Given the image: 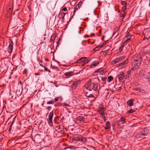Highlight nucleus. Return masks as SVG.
<instances>
[{
	"label": "nucleus",
	"instance_id": "nucleus-1",
	"mask_svg": "<svg viewBox=\"0 0 150 150\" xmlns=\"http://www.w3.org/2000/svg\"><path fill=\"white\" fill-rule=\"evenodd\" d=\"M142 53H139L135 57L134 61L132 64V67L137 69L140 65L143 58Z\"/></svg>",
	"mask_w": 150,
	"mask_h": 150
},
{
	"label": "nucleus",
	"instance_id": "nucleus-2",
	"mask_svg": "<svg viewBox=\"0 0 150 150\" xmlns=\"http://www.w3.org/2000/svg\"><path fill=\"white\" fill-rule=\"evenodd\" d=\"M85 87L89 91H96L98 89V85L93 80H89L85 84Z\"/></svg>",
	"mask_w": 150,
	"mask_h": 150
},
{
	"label": "nucleus",
	"instance_id": "nucleus-3",
	"mask_svg": "<svg viewBox=\"0 0 150 150\" xmlns=\"http://www.w3.org/2000/svg\"><path fill=\"white\" fill-rule=\"evenodd\" d=\"M82 4V1L80 2L79 3L77 4L75 8L74 9V11L73 12H71V17L70 19L72 18L74 16V15L75 14L76 10H78L80 8Z\"/></svg>",
	"mask_w": 150,
	"mask_h": 150
},
{
	"label": "nucleus",
	"instance_id": "nucleus-4",
	"mask_svg": "<svg viewBox=\"0 0 150 150\" xmlns=\"http://www.w3.org/2000/svg\"><path fill=\"white\" fill-rule=\"evenodd\" d=\"M125 58V56L119 57L112 61L111 64L112 65L124 59Z\"/></svg>",
	"mask_w": 150,
	"mask_h": 150
},
{
	"label": "nucleus",
	"instance_id": "nucleus-5",
	"mask_svg": "<svg viewBox=\"0 0 150 150\" xmlns=\"http://www.w3.org/2000/svg\"><path fill=\"white\" fill-rule=\"evenodd\" d=\"M9 46L8 48V52L9 53L12 52L13 49V42L11 39L9 40Z\"/></svg>",
	"mask_w": 150,
	"mask_h": 150
},
{
	"label": "nucleus",
	"instance_id": "nucleus-6",
	"mask_svg": "<svg viewBox=\"0 0 150 150\" xmlns=\"http://www.w3.org/2000/svg\"><path fill=\"white\" fill-rule=\"evenodd\" d=\"M98 110L100 115H102L103 114L104 110V108H103L102 105L100 104V105H99Z\"/></svg>",
	"mask_w": 150,
	"mask_h": 150
},
{
	"label": "nucleus",
	"instance_id": "nucleus-7",
	"mask_svg": "<svg viewBox=\"0 0 150 150\" xmlns=\"http://www.w3.org/2000/svg\"><path fill=\"white\" fill-rule=\"evenodd\" d=\"M80 83L79 81H76L73 82V84L71 85V87L74 89H76L78 86L79 84Z\"/></svg>",
	"mask_w": 150,
	"mask_h": 150
},
{
	"label": "nucleus",
	"instance_id": "nucleus-8",
	"mask_svg": "<svg viewBox=\"0 0 150 150\" xmlns=\"http://www.w3.org/2000/svg\"><path fill=\"white\" fill-rule=\"evenodd\" d=\"M124 73L123 72H120L119 74H118L117 77L118 78L120 82H121L124 78Z\"/></svg>",
	"mask_w": 150,
	"mask_h": 150
},
{
	"label": "nucleus",
	"instance_id": "nucleus-9",
	"mask_svg": "<svg viewBox=\"0 0 150 150\" xmlns=\"http://www.w3.org/2000/svg\"><path fill=\"white\" fill-rule=\"evenodd\" d=\"M106 71L105 70H103L102 69H99L95 71V72H98L99 74L101 75H103L105 74Z\"/></svg>",
	"mask_w": 150,
	"mask_h": 150
},
{
	"label": "nucleus",
	"instance_id": "nucleus-10",
	"mask_svg": "<svg viewBox=\"0 0 150 150\" xmlns=\"http://www.w3.org/2000/svg\"><path fill=\"white\" fill-rule=\"evenodd\" d=\"M126 37L127 38V39L130 38V40H131L132 37L134 36L132 34H131L128 31H127L126 32Z\"/></svg>",
	"mask_w": 150,
	"mask_h": 150
},
{
	"label": "nucleus",
	"instance_id": "nucleus-11",
	"mask_svg": "<svg viewBox=\"0 0 150 150\" xmlns=\"http://www.w3.org/2000/svg\"><path fill=\"white\" fill-rule=\"evenodd\" d=\"M134 100L130 99L127 101V103L129 106H132L134 105Z\"/></svg>",
	"mask_w": 150,
	"mask_h": 150
},
{
	"label": "nucleus",
	"instance_id": "nucleus-12",
	"mask_svg": "<svg viewBox=\"0 0 150 150\" xmlns=\"http://www.w3.org/2000/svg\"><path fill=\"white\" fill-rule=\"evenodd\" d=\"M110 125V122L108 121H107L105 124L106 127H104L105 129L106 130L110 129L111 127Z\"/></svg>",
	"mask_w": 150,
	"mask_h": 150
},
{
	"label": "nucleus",
	"instance_id": "nucleus-13",
	"mask_svg": "<svg viewBox=\"0 0 150 150\" xmlns=\"http://www.w3.org/2000/svg\"><path fill=\"white\" fill-rule=\"evenodd\" d=\"M65 15V13H64L62 11H60L59 15V17L60 18L64 19Z\"/></svg>",
	"mask_w": 150,
	"mask_h": 150
},
{
	"label": "nucleus",
	"instance_id": "nucleus-14",
	"mask_svg": "<svg viewBox=\"0 0 150 150\" xmlns=\"http://www.w3.org/2000/svg\"><path fill=\"white\" fill-rule=\"evenodd\" d=\"M127 62H126V61H123V62L119 63L118 64L117 67H122L124 65H125V64H127Z\"/></svg>",
	"mask_w": 150,
	"mask_h": 150
},
{
	"label": "nucleus",
	"instance_id": "nucleus-15",
	"mask_svg": "<svg viewBox=\"0 0 150 150\" xmlns=\"http://www.w3.org/2000/svg\"><path fill=\"white\" fill-rule=\"evenodd\" d=\"M142 135L141 132L136 134L135 135V137L136 139H138L139 138L142 137Z\"/></svg>",
	"mask_w": 150,
	"mask_h": 150
},
{
	"label": "nucleus",
	"instance_id": "nucleus-16",
	"mask_svg": "<svg viewBox=\"0 0 150 150\" xmlns=\"http://www.w3.org/2000/svg\"><path fill=\"white\" fill-rule=\"evenodd\" d=\"M41 135L40 134H37L35 135L34 137V138L35 139L38 141L41 139Z\"/></svg>",
	"mask_w": 150,
	"mask_h": 150
},
{
	"label": "nucleus",
	"instance_id": "nucleus-17",
	"mask_svg": "<svg viewBox=\"0 0 150 150\" xmlns=\"http://www.w3.org/2000/svg\"><path fill=\"white\" fill-rule=\"evenodd\" d=\"M80 140H79V141H81L83 143H85L86 142V139L84 137H80Z\"/></svg>",
	"mask_w": 150,
	"mask_h": 150
},
{
	"label": "nucleus",
	"instance_id": "nucleus-18",
	"mask_svg": "<svg viewBox=\"0 0 150 150\" xmlns=\"http://www.w3.org/2000/svg\"><path fill=\"white\" fill-rule=\"evenodd\" d=\"M86 96H87V97L88 98H93V100H94L96 99V98L94 96V95H93L92 94H90L89 95H88V93H86Z\"/></svg>",
	"mask_w": 150,
	"mask_h": 150
},
{
	"label": "nucleus",
	"instance_id": "nucleus-19",
	"mask_svg": "<svg viewBox=\"0 0 150 150\" xmlns=\"http://www.w3.org/2000/svg\"><path fill=\"white\" fill-rule=\"evenodd\" d=\"M120 120L121 122V123L122 124L125 123L126 122V119L125 118V117H123V116H121V117L120 118Z\"/></svg>",
	"mask_w": 150,
	"mask_h": 150
},
{
	"label": "nucleus",
	"instance_id": "nucleus-20",
	"mask_svg": "<svg viewBox=\"0 0 150 150\" xmlns=\"http://www.w3.org/2000/svg\"><path fill=\"white\" fill-rule=\"evenodd\" d=\"M103 46V45H102L100 46H98L95 47L93 50L94 52H96L99 49H100Z\"/></svg>",
	"mask_w": 150,
	"mask_h": 150
},
{
	"label": "nucleus",
	"instance_id": "nucleus-21",
	"mask_svg": "<svg viewBox=\"0 0 150 150\" xmlns=\"http://www.w3.org/2000/svg\"><path fill=\"white\" fill-rule=\"evenodd\" d=\"M130 38L127 39L121 45V46L124 47V46L126 45L128 42H129L130 40Z\"/></svg>",
	"mask_w": 150,
	"mask_h": 150
},
{
	"label": "nucleus",
	"instance_id": "nucleus-22",
	"mask_svg": "<svg viewBox=\"0 0 150 150\" xmlns=\"http://www.w3.org/2000/svg\"><path fill=\"white\" fill-rule=\"evenodd\" d=\"M47 121L48 122V123L51 126H52L53 125V124L52 121V118H49L47 119Z\"/></svg>",
	"mask_w": 150,
	"mask_h": 150
},
{
	"label": "nucleus",
	"instance_id": "nucleus-23",
	"mask_svg": "<svg viewBox=\"0 0 150 150\" xmlns=\"http://www.w3.org/2000/svg\"><path fill=\"white\" fill-rule=\"evenodd\" d=\"M141 132L142 135L146 136L148 134L149 132V131L148 130H144L142 131Z\"/></svg>",
	"mask_w": 150,
	"mask_h": 150
},
{
	"label": "nucleus",
	"instance_id": "nucleus-24",
	"mask_svg": "<svg viewBox=\"0 0 150 150\" xmlns=\"http://www.w3.org/2000/svg\"><path fill=\"white\" fill-rule=\"evenodd\" d=\"M99 63V61H94L92 62V63L91 66H95L98 64Z\"/></svg>",
	"mask_w": 150,
	"mask_h": 150
},
{
	"label": "nucleus",
	"instance_id": "nucleus-25",
	"mask_svg": "<svg viewBox=\"0 0 150 150\" xmlns=\"http://www.w3.org/2000/svg\"><path fill=\"white\" fill-rule=\"evenodd\" d=\"M16 117H14V118H13V120H12V122L11 123V125L10 126V127L8 129V131L9 132H10V131L11 129V127H12V125L14 122L15 119L16 118Z\"/></svg>",
	"mask_w": 150,
	"mask_h": 150
},
{
	"label": "nucleus",
	"instance_id": "nucleus-26",
	"mask_svg": "<svg viewBox=\"0 0 150 150\" xmlns=\"http://www.w3.org/2000/svg\"><path fill=\"white\" fill-rule=\"evenodd\" d=\"M126 15V12H123L121 11L120 14V16L122 17L123 18H124Z\"/></svg>",
	"mask_w": 150,
	"mask_h": 150
},
{
	"label": "nucleus",
	"instance_id": "nucleus-27",
	"mask_svg": "<svg viewBox=\"0 0 150 150\" xmlns=\"http://www.w3.org/2000/svg\"><path fill=\"white\" fill-rule=\"evenodd\" d=\"M59 120V117L56 116L54 118V121L56 124H59V123L58 120Z\"/></svg>",
	"mask_w": 150,
	"mask_h": 150
},
{
	"label": "nucleus",
	"instance_id": "nucleus-28",
	"mask_svg": "<svg viewBox=\"0 0 150 150\" xmlns=\"http://www.w3.org/2000/svg\"><path fill=\"white\" fill-rule=\"evenodd\" d=\"M136 109H131L129 110L128 111L127 113L129 114L132 113L136 111Z\"/></svg>",
	"mask_w": 150,
	"mask_h": 150
},
{
	"label": "nucleus",
	"instance_id": "nucleus-29",
	"mask_svg": "<svg viewBox=\"0 0 150 150\" xmlns=\"http://www.w3.org/2000/svg\"><path fill=\"white\" fill-rule=\"evenodd\" d=\"M12 13V11H7L6 14V16L7 18H8L11 16Z\"/></svg>",
	"mask_w": 150,
	"mask_h": 150
},
{
	"label": "nucleus",
	"instance_id": "nucleus-30",
	"mask_svg": "<svg viewBox=\"0 0 150 150\" xmlns=\"http://www.w3.org/2000/svg\"><path fill=\"white\" fill-rule=\"evenodd\" d=\"M56 35L55 34H53L52 35L50 38V41H53L55 39L56 37Z\"/></svg>",
	"mask_w": 150,
	"mask_h": 150
},
{
	"label": "nucleus",
	"instance_id": "nucleus-31",
	"mask_svg": "<svg viewBox=\"0 0 150 150\" xmlns=\"http://www.w3.org/2000/svg\"><path fill=\"white\" fill-rule=\"evenodd\" d=\"M144 77L146 79H150V72H149L147 75H144Z\"/></svg>",
	"mask_w": 150,
	"mask_h": 150
},
{
	"label": "nucleus",
	"instance_id": "nucleus-32",
	"mask_svg": "<svg viewBox=\"0 0 150 150\" xmlns=\"http://www.w3.org/2000/svg\"><path fill=\"white\" fill-rule=\"evenodd\" d=\"M80 136H77L75 137L74 138L72 139V140L74 141H79V140H80Z\"/></svg>",
	"mask_w": 150,
	"mask_h": 150
},
{
	"label": "nucleus",
	"instance_id": "nucleus-33",
	"mask_svg": "<svg viewBox=\"0 0 150 150\" xmlns=\"http://www.w3.org/2000/svg\"><path fill=\"white\" fill-rule=\"evenodd\" d=\"M16 130H20L21 128V125L20 124H17L15 126Z\"/></svg>",
	"mask_w": 150,
	"mask_h": 150
},
{
	"label": "nucleus",
	"instance_id": "nucleus-34",
	"mask_svg": "<svg viewBox=\"0 0 150 150\" xmlns=\"http://www.w3.org/2000/svg\"><path fill=\"white\" fill-rule=\"evenodd\" d=\"M72 71L71 72H67L65 73L64 74V75L66 76H67L68 77H70V76L71 75V74H72Z\"/></svg>",
	"mask_w": 150,
	"mask_h": 150
},
{
	"label": "nucleus",
	"instance_id": "nucleus-35",
	"mask_svg": "<svg viewBox=\"0 0 150 150\" xmlns=\"http://www.w3.org/2000/svg\"><path fill=\"white\" fill-rule=\"evenodd\" d=\"M84 119V117L81 116H78L76 117V119L78 121H81Z\"/></svg>",
	"mask_w": 150,
	"mask_h": 150
},
{
	"label": "nucleus",
	"instance_id": "nucleus-36",
	"mask_svg": "<svg viewBox=\"0 0 150 150\" xmlns=\"http://www.w3.org/2000/svg\"><path fill=\"white\" fill-rule=\"evenodd\" d=\"M113 77L112 76H110L108 79L107 81L108 82H110L113 79Z\"/></svg>",
	"mask_w": 150,
	"mask_h": 150
},
{
	"label": "nucleus",
	"instance_id": "nucleus-37",
	"mask_svg": "<svg viewBox=\"0 0 150 150\" xmlns=\"http://www.w3.org/2000/svg\"><path fill=\"white\" fill-rule=\"evenodd\" d=\"M139 91L144 94H146V91L145 90L141 88Z\"/></svg>",
	"mask_w": 150,
	"mask_h": 150
},
{
	"label": "nucleus",
	"instance_id": "nucleus-38",
	"mask_svg": "<svg viewBox=\"0 0 150 150\" xmlns=\"http://www.w3.org/2000/svg\"><path fill=\"white\" fill-rule=\"evenodd\" d=\"M54 100H50L49 101H48L47 103V104H54Z\"/></svg>",
	"mask_w": 150,
	"mask_h": 150
},
{
	"label": "nucleus",
	"instance_id": "nucleus-39",
	"mask_svg": "<svg viewBox=\"0 0 150 150\" xmlns=\"http://www.w3.org/2000/svg\"><path fill=\"white\" fill-rule=\"evenodd\" d=\"M54 110H53L50 113L49 115V118H52L53 115V111Z\"/></svg>",
	"mask_w": 150,
	"mask_h": 150
},
{
	"label": "nucleus",
	"instance_id": "nucleus-40",
	"mask_svg": "<svg viewBox=\"0 0 150 150\" xmlns=\"http://www.w3.org/2000/svg\"><path fill=\"white\" fill-rule=\"evenodd\" d=\"M122 5H124V6H127V2L125 1H122L121 2Z\"/></svg>",
	"mask_w": 150,
	"mask_h": 150
},
{
	"label": "nucleus",
	"instance_id": "nucleus-41",
	"mask_svg": "<svg viewBox=\"0 0 150 150\" xmlns=\"http://www.w3.org/2000/svg\"><path fill=\"white\" fill-rule=\"evenodd\" d=\"M134 68H131L129 71H128L127 72V74L128 75H130L131 73V70H134Z\"/></svg>",
	"mask_w": 150,
	"mask_h": 150
},
{
	"label": "nucleus",
	"instance_id": "nucleus-42",
	"mask_svg": "<svg viewBox=\"0 0 150 150\" xmlns=\"http://www.w3.org/2000/svg\"><path fill=\"white\" fill-rule=\"evenodd\" d=\"M126 9L127 6H123L122 8V10L121 11L123 12H125V11L126 10Z\"/></svg>",
	"mask_w": 150,
	"mask_h": 150
},
{
	"label": "nucleus",
	"instance_id": "nucleus-43",
	"mask_svg": "<svg viewBox=\"0 0 150 150\" xmlns=\"http://www.w3.org/2000/svg\"><path fill=\"white\" fill-rule=\"evenodd\" d=\"M123 47H124L121 45L120 47L119 48V52L120 53H121V52L122 51V50Z\"/></svg>",
	"mask_w": 150,
	"mask_h": 150
},
{
	"label": "nucleus",
	"instance_id": "nucleus-44",
	"mask_svg": "<svg viewBox=\"0 0 150 150\" xmlns=\"http://www.w3.org/2000/svg\"><path fill=\"white\" fill-rule=\"evenodd\" d=\"M107 78L106 76L105 77H101V80L102 81H106Z\"/></svg>",
	"mask_w": 150,
	"mask_h": 150
},
{
	"label": "nucleus",
	"instance_id": "nucleus-45",
	"mask_svg": "<svg viewBox=\"0 0 150 150\" xmlns=\"http://www.w3.org/2000/svg\"><path fill=\"white\" fill-rule=\"evenodd\" d=\"M27 69H24L23 71V73L24 74H25L26 75H27Z\"/></svg>",
	"mask_w": 150,
	"mask_h": 150
},
{
	"label": "nucleus",
	"instance_id": "nucleus-46",
	"mask_svg": "<svg viewBox=\"0 0 150 150\" xmlns=\"http://www.w3.org/2000/svg\"><path fill=\"white\" fill-rule=\"evenodd\" d=\"M86 58V57H83L81 58L79 60V61H81V62L83 61H84L85 60Z\"/></svg>",
	"mask_w": 150,
	"mask_h": 150
},
{
	"label": "nucleus",
	"instance_id": "nucleus-47",
	"mask_svg": "<svg viewBox=\"0 0 150 150\" xmlns=\"http://www.w3.org/2000/svg\"><path fill=\"white\" fill-rule=\"evenodd\" d=\"M118 34V33H117L116 32H115L113 33V36L115 35V37H116L117 36Z\"/></svg>",
	"mask_w": 150,
	"mask_h": 150
},
{
	"label": "nucleus",
	"instance_id": "nucleus-48",
	"mask_svg": "<svg viewBox=\"0 0 150 150\" xmlns=\"http://www.w3.org/2000/svg\"><path fill=\"white\" fill-rule=\"evenodd\" d=\"M94 15L95 16H94V17L95 18L96 17L97 18H98L99 17V16L98 14L97 13H95Z\"/></svg>",
	"mask_w": 150,
	"mask_h": 150
},
{
	"label": "nucleus",
	"instance_id": "nucleus-49",
	"mask_svg": "<svg viewBox=\"0 0 150 150\" xmlns=\"http://www.w3.org/2000/svg\"><path fill=\"white\" fill-rule=\"evenodd\" d=\"M140 88H139L137 87V88H133L132 89L134 91H138V90H140Z\"/></svg>",
	"mask_w": 150,
	"mask_h": 150
},
{
	"label": "nucleus",
	"instance_id": "nucleus-50",
	"mask_svg": "<svg viewBox=\"0 0 150 150\" xmlns=\"http://www.w3.org/2000/svg\"><path fill=\"white\" fill-rule=\"evenodd\" d=\"M67 10V8L66 7H65L63 9H61V11H65Z\"/></svg>",
	"mask_w": 150,
	"mask_h": 150
},
{
	"label": "nucleus",
	"instance_id": "nucleus-51",
	"mask_svg": "<svg viewBox=\"0 0 150 150\" xmlns=\"http://www.w3.org/2000/svg\"><path fill=\"white\" fill-rule=\"evenodd\" d=\"M29 50L30 52L31 50V52H33V51H34V50H35V48H33V47H30L29 48Z\"/></svg>",
	"mask_w": 150,
	"mask_h": 150
},
{
	"label": "nucleus",
	"instance_id": "nucleus-52",
	"mask_svg": "<svg viewBox=\"0 0 150 150\" xmlns=\"http://www.w3.org/2000/svg\"><path fill=\"white\" fill-rule=\"evenodd\" d=\"M102 53H103V54H104V55H105L107 54V51H102L100 52V54H101Z\"/></svg>",
	"mask_w": 150,
	"mask_h": 150
},
{
	"label": "nucleus",
	"instance_id": "nucleus-53",
	"mask_svg": "<svg viewBox=\"0 0 150 150\" xmlns=\"http://www.w3.org/2000/svg\"><path fill=\"white\" fill-rule=\"evenodd\" d=\"M44 67L45 68V71L50 72V71L48 69H47V68L45 66Z\"/></svg>",
	"mask_w": 150,
	"mask_h": 150
},
{
	"label": "nucleus",
	"instance_id": "nucleus-54",
	"mask_svg": "<svg viewBox=\"0 0 150 150\" xmlns=\"http://www.w3.org/2000/svg\"><path fill=\"white\" fill-rule=\"evenodd\" d=\"M60 132L62 134H64V130L63 128H62V130H60Z\"/></svg>",
	"mask_w": 150,
	"mask_h": 150
},
{
	"label": "nucleus",
	"instance_id": "nucleus-55",
	"mask_svg": "<svg viewBox=\"0 0 150 150\" xmlns=\"http://www.w3.org/2000/svg\"><path fill=\"white\" fill-rule=\"evenodd\" d=\"M51 67L53 69H57V67L55 66H52V64H51Z\"/></svg>",
	"mask_w": 150,
	"mask_h": 150
},
{
	"label": "nucleus",
	"instance_id": "nucleus-56",
	"mask_svg": "<svg viewBox=\"0 0 150 150\" xmlns=\"http://www.w3.org/2000/svg\"><path fill=\"white\" fill-rule=\"evenodd\" d=\"M63 105L64 106H65V107H67V106H69V104L66 103H63Z\"/></svg>",
	"mask_w": 150,
	"mask_h": 150
},
{
	"label": "nucleus",
	"instance_id": "nucleus-57",
	"mask_svg": "<svg viewBox=\"0 0 150 150\" xmlns=\"http://www.w3.org/2000/svg\"><path fill=\"white\" fill-rule=\"evenodd\" d=\"M51 107L50 106H48L47 107L46 109L48 110H50L51 109Z\"/></svg>",
	"mask_w": 150,
	"mask_h": 150
},
{
	"label": "nucleus",
	"instance_id": "nucleus-58",
	"mask_svg": "<svg viewBox=\"0 0 150 150\" xmlns=\"http://www.w3.org/2000/svg\"><path fill=\"white\" fill-rule=\"evenodd\" d=\"M61 127L60 126H58L56 127V128H57V129L59 130H60L62 129H61Z\"/></svg>",
	"mask_w": 150,
	"mask_h": 150
},
{
	"label": "nucleus",
	"instance_id": "nucleus-59",
	"mask_svg": "<svg viewBox=\"0 0 150 150\" xmlns=\"http://www.w3.org/2000/svg\"><path fill=\"white\" fill-rule=\"evenodd\" d=\"M118 86H119V88H120V89H121L122 86V85L121 84H119Z\"/></svg>",
	"mask_w": 150,
	"mask_h": 150
},
{
	"label": "nucleus",
	"instance_id": "nucleus-60",
	"mask_svg": "<svg viewBox=\"0 0 150 150\" xmlns=\"http://www.w3.org/2000/svg\"><path fill=\"white\" fill-rule=\"evenodd\" d=\"M83 62H84V63H85V64H87L88 63V60H85Z\"/></svg>",
	"mask_w": 150,
	"mask_h": 150
},
{
	"label": "nucleus",
	"instance_id": "nucleus-61",
	"mask_svg": "<svg viewBox=\"0 0 150 150\" xmlns=\"http://www.w3.org/2000/svg\"><path fill=\"white\" fill-rule=\"evenodd\" d=\"M7 11H12V9L11 8H8V7L7 8Z\"/></svg>",
	"mask_w": 150,
	"mask_h": 150
},
{
	"label": "nucleus",
	"instance_id": "nucleus-62",
	"mask_svg": "<svg viewBox=\"0 0 150 150\" xmlns=\"http://www.w3.org/2000/svg\"><path fill=\"white\" fill-rule=\"evenodd\" d=\"M72 146H69L68 147L65 148V149H68V148H70L71 149L72 148Z\"/></svg>",
	"mask_w": 150,
	"mask_h": 150
},
{
	"label": "nucleus",
	"instance_id": "nucleus-63",
	"mask_svg": "<svg viewBox=\"0 0 150 150\" xmlns=\"http://www.w3.org/2000/svg\"><path fill=\"white\" fill-rule=\"evenodd\" d=\"M81 64L82 66H83L85 64V63L83 62L81 63Z\"/></svg>",
	"mask_w": 150,
	"mask_h": 150
},
{
	"label": "nucleus",
	"instance_id": "nucleus-64",
	"mask_svg": "<svg viewBox=\"0 0 150 150\" xmlns=\"http://www.w3.org/2000/svg\"><path fill=\"white\" fill-rule=\"evenodd\" d=\"M58 98H54L55 101H57L58 100Z\"/></svg>",
	"mask_w": 150,
	"mask_h": 150
}]
</instances>
